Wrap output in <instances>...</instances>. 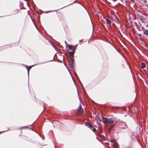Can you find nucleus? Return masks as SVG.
I'll return each mask as SVG.
<instances>
[{"label":"nucleus","mask_w":148,"mask_h":148,"mask_svg":"<svg viewBox=\"0 0 148 148\" xmlns=\"http://www.w3.org/2000/svg\"><path fill=\"white\" fill-rule=\"evenodd\" d=\"M102 120L104 123L112 124L114 123V121L112 119L107 118H102Z\"/></svg>","instance_id":"nucleus-1"},{"label":"nucleus","mask_w":148,"mask_h":148,"mask_svg":"<svg viewBox=\"0 0 148 148\" xmlns=\"http://www.w3.org/2000/svg\"><path fill=\"white\" fill-rule=\"evenodd\" d=\"M86 125L88 127L90 128L91 130H92L94 132H95L96 131V129L95 127L91 125L90 123H85Z\"/></svg>","instance_id":"nucleus-2"},{"label":"nucleus","mask_w":148,"mask_h":148,"mask_svg":"<svg viewBox=\"0 0 148 148\" xmlns=\"http://www.w3.org/2000/svg\"><path fill=\"white\" fill-rule=\"evenodd\" d=\"M119 126L121 128H125V126L127 127V126L126 125L125 123L122 121L119 123Z\"/></svg>","instance_id":"nucleus-3"},{"label":"nucleus","mask_w":148,"mask_h":148,"mask_svg":"<svg viewBox=\"0 0 148 148\" xmlns=\"http://www.w3.org/2000/svg\"><path fill=\"white\" fill-rule=\"evenodd\" d=\"M68 63L71 68H73V59H70L68 61Z\"/></svg>","instance_id":"nucleus-4"},{"label":"nucleus","mask_w":148,"mask_h":148,"mask_svg":"<svg viewBox=\"0 0 148 148\" xmlns=\"http://www.w3.org/2000/svg\"><path fill=\"white\" fill-rule=\"evenodd\" d=\"M77 112L80 114H81L83 112V111L81 104L79 106V107L77 109Z\"/></svg>","instance_id":"nucleus-5"},{"label":"nucleus","mask_w":148,"mask_h":148,"mask_svg":"<svg viewBox=\"0 0 148 148\" xmlns=\"http://www.w3.org/2000/svg\"><path fill=\"white\" fill-rule=\"evenodd\" d=\"M75 53V51H69V57L70 59H73L74 57V54Z\"/></svg>","instance_id":"nucleus-6"},{"label":"nucleus","mask_w":148,"mask_h":148,"mask_svg":"<svg viewBox=\"0 0 148 148\" xmlns=\"http://www.w3.org/2000/svg\"><path fill=\"white\" fill-rule=\"evenodd\" d=\"M142 30L144 34L146 35H148V30L146 29L143 27H142Z\"/></svg>","instance_id":"nucleus-7"},{"label":"nucleus","mask_w":148,"mask_h":148,"mask_svg":"<svg viewBox=\"0 0 148 148\" xmlns=\"http://www.w3.org/2000/svg\"><path fill=\"white\" fill-rule=\"evenodd\" d=\"M138 18L142 22L144 23V18L143 16L141 15H138Z\"/></svg>","instance_id":"nucleus-8"},{"label":"nucleus","mask_w":148,"mask_h":148,"mask_svg":"<svg viewBox=\"0 0 148 148\" xmlns=\"http://www.w3.org/2000/svg\"><path fill=\"white\" fill-rule=\"evenodd\" d=\"M68 47L69 48L70 50H72V51H75V49L73 46L71 45H68Z\"/></svg>","instance_id":"nucleus-9"},{"label":"nucleus","mask_w":148,"mask_h":148,"mask_svg":"<svg viewBox=\"0 0 148 148\" xmlns=\"http://www.w3.org/2000/svg\"><path fill=\"white\" fill-rule=\"evenodd\" d=\"M106 23L109 24V25H110L111 23V21L108 18H106Z\"/></svg>","instance_id":"nucleus-10"},{"label":"nucleus","mask_w":148,"mask_h":148,"mask_svg":"<svg viewBox=\"0 0 148 148\" xmlns=\"http://www.w3.org/2000/svg\"><path fill=\"white\" fill-rule=\"evenodd\" d=\"M146 66V65L145 63L142 62L141 63V68L142 69H144Z\"/></svg>","instance_id":"nucleus-11"},{"label":"nucleus","mask_w":148,"mask_h":148,"mask_svg":"<svg viewBox=\"0 0 148 148\" xmlns=\"http://www.w3.org/2000/svg\"><path fill=\"white\" fill-rule=\"evenodd\" d=\"M113 148H119L118 147V145L116 143H114L113 145Z\"/></svg>","instance_id":"nucleus-12"},{"label":"nucleus","mask_w":148,"mask_h":148,"mask_svg":"<svg viewBox=\"0 0 148 148\" xmlns=\"http://www.w3.org/2000/svg\"><path fill=\"white\" fill-rule=\"evenodd\" d=\"M31 66H28V67H27V71H28V73H29V71H30V69H31Z\"/></svg>","instance_id":"nucleus-13"},{"label":"nucleus","mask_w":148,"mask_h":148,"mask_svg":"<svg viewBox=\"0 0 148 148\" xmlns=\"http://www.w3.org/2000/svg\"><path fill=\"white\" fill-rule=\"evenodd\" d=\"M27 137H26V136H24V137L23 138V139H26V140H27Z\"/></svg>","instance_id":"nucleus-14"},{"label":"nucleus","mask_w":148,"mask_h":148,"mask_svg":"<svg viewBox=\"0 0 148 148\" xmlns=\"http://www.w3.org/2000/svg\"><path fill=\"white\" fill-rule=\"evenodd\" d=\"M83 41V40H79V42L80 43L82 41Z\"/></svg>","instance_id":"nucleus-15"},{"label":"nucleus","mask_w":148,"mask_h":148,"mask_svg":"<svg viewBox=\"0 0 148 148\" xmlns=\"http://www.w3.org/2000/svg\"><path fill=\"white\" fill-rule=\"evenodd\" d=\"M139 24H140V26H142V25H141V24L140 23V22H139Z\"/></svg>","instance_id":"nucleus-16"},{"label":"nucleus","mask_w":148,"mask_h":148,"mask_svg":"<svg viewBox=\"0 0 148 148\" xmlns=\"http://www.w3.org/2000/svg\"><path fill=\"white\" fill-rule=\"evenodd\" d=\"M139 36H141V35H139Z\"/></svg>","instance_id":"nucleus-17"},{"label":"nucleus","mask_w":148,"mask_h":148,"mask_svg":"<svg viewBox=\"0 0 148 148\" xmlns=\"http://www.w3.org/2000/svg\"><path fill=\"white\" fill-rule=\"evenodd\" d=\"M65 43H66V41H65Z\"/></svg>","instance_id":"nucleus-18"},{"label":"nucleus","mask_w":148,"mask_h":148,"mask_svg":"<svg viewBox=\"0 0 148 148\" xmlns=\"http://www.w3.org/2000/svg\"><path fill=\"white\" fill-rule=\"evenodd\" d=\"M102 136L101 135V137H102Z\"/></svg>","instance_id":"nucleus-19"}]
</instances>
